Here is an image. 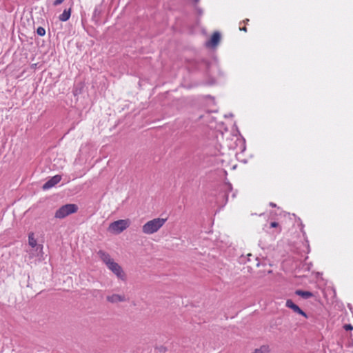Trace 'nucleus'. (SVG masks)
<instances>
[{
  "mask_svg": "<svg viewBox=\"0 0 353 353\" xmlns=\"http://www.w3.org/2000/svg\"><path fill=\"white\" fill-rule=\"evenodd\" d=\"M256 260L257 261H259L258 258H256ZM259 262H257V263H256V266H259Z\"/></svg>",
  "mask_w": 353,
  "mask_h": 353,
  "instance_id": "nucleus-29",
  "label": "nucleus"
},
{
  "mask_svg": "<svg viewBox=\"0 0 353 353\" xmlns=\"http://www.w3.org/2000/svg\"><path fill=\"white\" fill-rule=\"evenodd\" d=\"M107 268L111 270L119 279L123 281L125 279V274L119 263L113 261L112 263H109V265Z\"/></svg>",
  "mask_w": 353,
  "mask_h": 353,
  "instance_id": "nucleus-6",
  "label": "nucleus"
},
{
  "mask_svg": "<svg viewBox=\"0 0 353 353\" xmlns=\"http://www.w3.org/2000/svg\"><path fill=\"white\" fill-rule=\"evenodd\" d=\"M232 190V185L230 183L227 182L223 183L220 189V192L218 196V199H222L223 204L225 205L228 200V194Z\"/></svg>",
  "mask_w": 353,
  "mask_h": 353,
  "instance_id": "nucleus-5",
  "label": "nucleus"
},
{
  "mask_svg": "<svg viewBox=\"0 0 353 353\" xmlns=\"http://www.w3.org/2000/svg\"><path fill=\"white\" fill-rule=\"evenodd\" d=\"M28 243L32 248L37 245V240L34 238V233L31 232L28 234Z\"/></svg>",
  "mask_w": 353,
  "mask_h": 353,
  "instance_id": "nucleus-16",
  "label": "nucleus"
},
{
  "mask_svg": "<svg viewBox=\"0 0 353 353\" xmlns=\"http://www.w3.org/2000/svg\"><path fill=\"white\" fill-rule=\"evenodd\" d=\"M240 30L247 32V28L245 26L239 28Z\"/></svg>",
  "mask_w": 353,
  "mask_h": 353,
  "instance_id": "nucleus-26",
  "label": "nucleus"
},
{
  "mask_svg": "<svg viewBox=\"0 0 353 353\" xmlns=\"http://www.w3.org/2000/svg\"><path fill=\"white\" fill-rule=\"evenodd\" d=\"M200 0H192L194 7L199 2Z\"/></svg>",
  "mask_w": 353,
  "mask_h": 353,
  "instance_id": "nucleus-25",
  "label": "nucleus"
},
{
  "mask_svg": "<svg viewBox=\"0 0 353 353\" xmlns=\"http://www.w3.org/2000/svg\"><path fill=\"white\" fill-rule=\"evenodd\" d=\"M211 62L206 59L199 58L189 61V67L192 70L208 71Z\"/></svg>",
  "mask_w": 353,
  "mask_h": 353,
  "instance_id": "nucleus-4",
  "label": "nucleus"
},
{
  "mask_svg": "<svg viewBox=\"0 0 353 353\" xmlns=\"http://www.w3.org/2000/svg\"><path fill=\"white\" fill-rule=\"evenodd\" d=\"M97 255L100 259L106 265L107 267L109 265V263H112L114 261L108 252L102 250H100L97 252Z\"/></svg>",
  "mask_w": 353,
  "mask_h": 353,
  "instance_id": "nucleus-12",
  "label": "nucleus"
},
{
  "mask_svg": "<svg viewBox=\"0 0 353 353\" xmlns=\"http://www.w3.org/2000/svg\"><path fill=\"white\" fill-rule=\"evenodd\" d=\"M63 1H64V0H55L52 4L54 6H57L61 4Z\"/></svg>",
  "mask_w": 353,
  "mask_h": 353,
  "instance_id": "nucleus-21",
  "label": "nucleus"
},
{
  "mask_svg": "<svg viewBox=\"0 0 353 353\" xmlns=\"http://www.w3.org/2000/svg\"><path fill=\"white\" fill-rule=\"evenodd\" d=\"M156 349L159 350V352H165L167 351V347L163 345H160L159 347H157Z\"/></svg>",
  "mask_w": 353,
  "mask_h": 353,
  "instance_id": "nucleus-19",
  "label": "nucleus"
},
{
  "mask_svg": "<svg viewBox=\"0 0 353 353\" xmlns=\"http://www.w3.org/2000/svg\"><path fill=\"white\" fill-rule=\"evenodd\" d=\"M343 328L346 331H351L353 330V325H352L351 324H345L343 325Z\"/></svg>",
  "mask_w": 353,
  "mask_h": 353,
  "instance_id": "nucleus-18",
  "label": "nucleus"
},
{
  "mask_svg": "<svg viewBox=\"0 0 353 353\" xmlns=\"http://www.w3.org/2000/svg\"><path fill=\"white\" fill-rule=\"evenodd\" d=\"M279 225V223L276 221H272L270 223V228H277Z\"/></svg>",
  "mask_w": 353,
  "mask_h": 353,
  "instance_id": "nucleus-22",
  "label": "nucleus"
},
{
  "mask_svg": "<svg viewBox=\"0 0 353 353\" xmlns=\"http://www.w3.org/2000/svg\"><path fill=\"white\" fill-rule=\"evenodd\" d=\"M36 32L39 36L43 37L46 34V30L44 28L39 26L37 28Z\"/></svg>",
  "mask_w": 353,
  "mask_h": 353,
  "instance_id": "nucleus-17",
  "label": "nucleus"
},
{
  "mask_svg": "<svg viewBox=\"0 0 353 353\" xmlns=\"http://www.w3.org/2000/svg\"><path fill=\"white\" fill-rule=\"evenodd\" d=\"M301 230H303V227H304V225H303V223H301Z\"/></svg>",
  "mask_w": 353,
  "mask_h": 353,
  "instance_id": "nucleus-28",
  "label": "nucleus"
},
{
  "mask_svg": "<svg viewBox=\"0 0 353 353\" xmlns=\"http://www.w3.org/2000/svg\"><path fill=\"white\" fill-rule=\"evenodd\" d=\"M81 92V88L79 90L77 88H76L75 90H74V95H77V94H79Z\"/></svg>",
  "mask_w": 353,
  "mask_h": 353,
  "instance_id": "nucleus-23",
  "label": "nucleus"
},
{
  "mask_svg": "<svg viewBox=\"0 0 353 353\" xmlns=\"http://www.w3.org/2000/svg\"><path fill=\"white\" fill-rule=\"evenodd\" d=\"M221 39V33L218 31L214 32L210 37V39L206 41L205 46L208 48H216Z\"/></svg>",
  "mask_w": 353,
  "mask_h": 353,
  "instance_id": "nucleus-8",
  "label": "nucleus"
},
{
  "mask_svg": "<svg viewBox=\"0 0 353 353\" xmlns=\"http://www.w3.org/2000/svg\"><path fill=\"white\" fill-rule=\"evenodd\" d=\"M249 21V19H246L245 21H244V22L245 23H248Z\"/></svg>",
  "mask_w": 353,
  "mask_h": 353,
  "instance_id": "nucleus-30",
  "label": "nucleus"
},
{
  "mask_svg": "<svg viewBox=\"0 0 353 353\" xmlns=\"http://www.w3.org/2000/svg\"><path fill=\"white\" fill-rule=\"evenodd\" d=\"M106 300L111 303H117L125 301L126 299L124 295L113 294L112 295L107 296Z\"/></svg>",
  "mask_w": 353,
  "mask_h": 353,
  "instance_id": "nucleus-11",
  "label": "nucleus"
},
{
  "mask_svg": "<svg viewBox=\"0 0 353 353\" xmlns=\"http://www.w3.org/2000/svg\"><path fill=\"white\" fill-rule=\"evenodd\" d=\"M129 219H119L111 223L108 227V231L115 234H119L130 226Z\"/></svg>",
  "mask_w": 353,
  "mask_h": 353,
  "instance_id": "nucleus-3",
  "label": "nucleus"
},
{
  "mask_svg": "<svg viewBox=\"0 0 353 353\" xmlns=\"http://www.w3.org/2000/svg\"><path fill=\"white\" fill-rule=\"evenodd\" d=\"M166 219L156 218L145 223L142 227V232L146 234L157 232L165 223Z\"/></svg>",
  "mask_w": 353,
  "mask_h": 353,
  "instance_id": "nucleus-1",
  "label": "nucleus"
},
{
  "mask_svg": "<svg viewBox=\"0 0 353 353\" xmlns=\"http://www.w3.org/2000/svg\"><path fill=\"white\" fill-rule=\"evenodd\" d=\"M285 306L291 309L294 312L301 315L305 319H308V315L301 308L299 307L296 303L293 302L292 299H288L285 303Z\"/></svg>",
  "mask_w": 353,
  "mask_h": 353,
  "instance_id": "nucleus-7",
  "label": "nucleus"
},
{
  "mask_svg": "<svg viewBox=\"0 0 353 353\" xmlns=\"http://www.w3.org/2000/svg\"><path fill=\"white\" fill-rule=\"evenodd\" d=\"M72 13V8H69L68 9H65L62 14L59 16V21L62 22H65L70 18Z\"/></svg>",
  "mask_w": 353,
  "mask_h": 353,
  "instance_id": "nucleus-13",
  "label": "nucleus"
},
{
  "mask_svg": "<svg viewBox=\"0 0 353 353\" xmlns=\"http://www.w3.org/2000/svg\"><path fill=\"white\" fill-rule=\"evenodd\" d=\"M270 206H271L272 208H276V205L274 203H273V202H270Z\"/></svg>",
  "mask_w": 353,
  "mask_h": 353,
  "instance_id": "nucleus-24",
  "label": "nucleus"
},
{
  "mask_svg": "<svg viewBox=\"0 0 353 353\" xmlns=\"http://www.w3.org/2000/svg\"><path fill=\"white\" fill-rule=\"evenodd\" d=\"M252 256V254H248V261H250V257Z\"/></svg>",
  "mask_w": 353,
  "mask_h": 353,
  "instance_id": "nucleus-27",
  "label": "nucleus"
},
{
  "mask_svg": "<svg viewBox=\"0 0 353 353\" xmlns=\"http://www.w3.org/2000/svg\"><path fill=\"white\" fill-rule=\"evenodd\" d=\"M102 12V4L97 5L94 8L92 17V21H94V24L97 26L99 24V21L101 19Z\"/></svg>",
  "mask_w": 353,
  "mask_h": 353,
  "instance_id": "nucleus-10",
  "label": "nucleus"
},
{
  "mask_svg": "<svg viewBox=\"0 0 353 353\" xmlns=\"http://www.w3.org/2000/svg\"><path fill=\"white\" fill-rule=\"evenodd\" d=\"M61 180V176L59 174H57L52 177H51L48 181H47L42 186V189L46 190H48L55 185H57Z\"/></svg>",
  "mask_w": 353,
  "mask_h": 353,
  "instance_id": "nucleus-9",
  "label": "nucleus"
},
{
  "mask_svg": "<svg viewBox=\"0 0 353 353\" xmlns=\"http://www.w3.org/2000/svg\"><path fill=\"white\" fill-rule=\"evenodd\" d=\"M195 10L199 16H201L203 14V10L199 6H195Z\"/></svg>",
  "mask_w": 353,
  "mask_h": 353,
  "instance_id": "nucleus-20",
  "label": "nucleus"
},
{
  "mask_svg": "<svg viewBox=\"0 0 353 353\" xmlns=\"http://www.w3.org/2000/svg\"><path fill=\"white\" fill-rule=\"evenodd\" d=\"M89 294L93 297L99 299V300H102L103 299V294L101 290L93 289L89 291Z\"/></svg>",
  "mask_w": 353,
  "mask_h": 353,
  "instance_id": "nucleus-15",
  "label": "nucleus"
},
{
  "mask_svg": "<svg viewBox=\"0 0 353 353\" xmlns=\"http://www.w3.org/2000/svg\"><path fill=\"white\" fill-rule=\"evenodd\" d=\"M78 206L74 203H67L61 206L55 212L56 219H62L66 216L74 214L78 211Z\"/></svg>",
  "mask_w": 353,
  "mask_h": 353,
  "instance_id": "nucleus-2",
  "label": "nucleus"
},
{
  "mask_svg": "<svg viewBox=\"0 0 353 353\" xmlns=\"http://www.w3.org/2000/svg\"><path fill=\"white\" fill-rule=\"evenodd\" d=\"M295 294L301 296L304 299H307L314 296L313 293L310 291L302 290H296L295 291Z\"/></svg>",
  "mask_w": 353,
  "mask_h": 353,
  "instance_id": "nucleus-14",
  "label": "nucleus"
}]
</instances>
